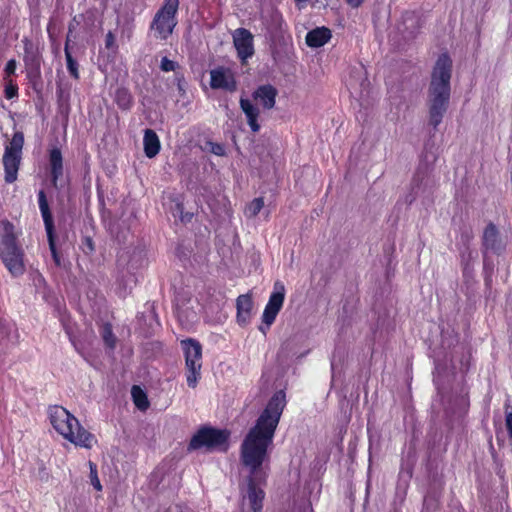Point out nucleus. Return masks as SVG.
<instances>
[{
	"label": "nucleus",
	"mask_w": 512,
	"mask_h": 512,
	"mask_svg": "<svg viewBox=\"0 0 512 512\" xmlns=\"http://www.w3.org/2000/svg\"><path fill=\"white\" fill-rule=\"evenodd\" d=\"M286 406L284 391H277L269 400L254 427L250 429L241 445V461L249 469L250 479L246 500L252 512H261L265 493L255 484L258 472L268 458V448Z\"/></svg>",
	"instance_id": "nucleus-1"
},
{
	"label": "nucleus",
	"mask_w": 512,
	"mask_h": 512,
	"mask_svg": "<svg viewBox=\"0 0 512 512\" xmlns=\"http://www.w3.org/2000/svg\"><path fill=\"white\" fill-rule=\"evenodd\" d=\"M452 60L441 54L434 66L428 92L429 123L437 128L447 111L450 99Z\"/></svg>",
	"instance_id": "nucleus-2"
},
{
	"label": "nucleus",
	"mask_w": 512,
	"mask_h": 512,
	"mask_svg": "<svg viewBox=\"0 0 512 512\" xmlns=\"http://www.w3.org/2000/svg\"><path fill=\"white\" fill-rule=\"evenodd\" d=\"M53 428L63 438L76 446L90 449L96 442L93 434L86 431L78 419L62 406H52L48 410Z\"/></svg>",
	"instance_id": "nucleus-3"
},
{
	"label": "nucleus",
	"mask_w": 512,
	"mask_h": 512,
	"mask_svg": "<svg viewBox=\"0 0 512 512\" xmlns=\"http://www.w3.org/2000/svg\"><path fill=\"white\" fill-rule=\"evenodd\" d=\"M178 7L179 0H165L151 24V30L156 38L166 40L172 34L177 24Z\"/></svg>",
	"instance_id": "nucleus-4"
},
{
	"label": "nucleus",
	"mask_w": 512,
	"mask_h": 512,
	"mask_svg": "<svg viewBox=\"0 0 512 512\" xmlns=\"http://www.w3.org/2000/svg\"><path fill=\"white\" fill-rule=\"evenodd\" d=\"M181 344L185 355L187 384L189 387L195 388L201 376L202 347L193 339L183 340Z\"/></svg>",
	"instance_id": "nucleus-5"
},
{
	"label": "nucleus",
	"mask_w": 512,
	"mask_h": 512,
	"mask_svg": "<svg viewBox=\"0 0 512 512\" xmlns=\"http://www.w3.org/2000/svg\"><path fill=\"white\" fill-rule=\"evenodd\" d=\"M23 145V133L16 132L14 133L9 145L5 147L3 165L5 170V181L7 183H13L17 180Z\"/></svg>",
	"instance_id": "nucleus-6"
},
{
	"label": "nucleus",
	"mask_w": 512,
	"mask_h": 512,
	"mask_svg": "<svg viewBox=\"0 0 512 512\" xmlns=\"http://www.w3.org/2000/svg\"><path fill=\"white\" fill-rule=\"evenodd\" d=\"M228 435L218 429L202 428L191 439L189 443V450H196L201 448L214 449L223 446L227 441Z\"/></svg>",
	"instance_id": "nucleus-7"
},
{
	"label": "nucleus",
	"mask_w": 512,
	"mask_h": 512,
	"mask_svg": "<svg viewBox=\"0 0 512 512\" xmlns=\"http://www.w3.org/2000/svg\"><path fill=\"white\" fill-rule=\"evenodd\" d=\"M284 299L285 286L281 281H276L262 315V321L266 325V329H269V327L275 321L279 311L283 306Z\"/></svg>",
	"instance_id": "nucleus-8"
},
{
	"label": "nucleus",
	"mask_w": 512,
	"mask_h": 512,
	"mask_svg": "<svg viewBox=\"0 0 512 512\" xmlns=\"http://www.w3.org/2000/svg\"><path fill=\"white\" fill-rule=\"evenodd\" d=\"M0 257L13 277H19L24 274V253L19 245L0 249Z\"/></svg>",
	"instance_id": "nucleus-9"
},
{
	"label": "nucleus",
	"mask_w": 512,
	"mask_h": 512,
	"mask_svg": "<svg viewBox=\"0 0 512 512\" xmlns=\"http://www.w3.org/2000/svg\"><path fill=\"white\" fill-rule=\"evenodd\" d=\"M210 86L213 89L234 92L237 89V82L230 69L219 67L210 71Z\"/></svg>",
	"instance_id": "nucleus-10"
},
{
	"label": "nucleus",
	"mask_w": 512,
	"mask_h": 512,
	"mask_svg": "<svg viewBox=\"0 0 512 512\" xmlns=\"http://www.w3.org/2000/svg\"><path fill=\"white\" fill-rule=\"evenodd\" d=\"M38 204H39V209H40V212H41L44 224H45V229L47 232V237H48V242H49V247L51 250L52 257H53L56 265H60V259L57 254L55 243H54V238H53L52 217H51V213L49 211V206H48V203L46 200L45 193L42 190L38 193Z\"/></svg>",
	"instance_id": "nucleus-11"
},
{
	"label": "nucleus",
	"mask_w": 512,
	"mask_h": 512,
	"mask_svg": "<svg viewBox=\"0 0 512 512\" xmlns=\"http://www.w3.org/2000/svg\"><path fill=\"white\" fill-rule=\"evenodd\" d=\"M234 46L239 58L244 62L254 54L253 36L244 28L236 29L233 34Z\"/></svg>",
	"instance_id": "nucleus-12"
},
{
	"label": "nucleus",
	"mask_w": 512,
	"mask_h": 512,
	"mask_svg": "<svg viewBox=\"0 0 512 512\" xmlns=\"http://www.w3.org/2000/svg\"><path fill=\"white\" fill-rule=\"evenodd\" d=\"M278 92L270 84L259 86L253 93L254 100L265 109H271L275 105Z\"/></svg>",
	"instance_id": "nucleus-13"
},
{
	"label": "nucleus",
	"mask_w": 512,
	"mask_h": 512,
	"mask_svg": "<svg viewBox=\"0 0 512 512\" xmlns=\"http://www.w3.org/2000/svg\"><path fill=\"white\" fill-rule=\"evenodd\" d=\"M332 37L331 30L327 27H317L306 34V44L311 48L324 46Z\"/></svg>",
	"instance_id": "nucleus-14"
},
{
	"label": "nucleus",
	"mask_w": 512,
	"mask_h": 512,
	"mask_svg": "<svg viewBox=\"0 0 512 512\" xmlns=\"http://www.w3.org/2000/svg\"><path fill=\"white\" fill-rule=\"evenodd\" d=\"M483 244L487 250L500 253L504 248V242L498 235V230L493 224H489L483 234Z\"/></svg>",
	"instance_id": "nucleus-15"
},
{
	"label": "nucleus",
	"mask_w": 512,
	"mask_h": 512,
	"mask_svg": "<svg viewBox=\"0 0 512 512\" xmlns=\"http://www.w3.org/2000/svg\"><path fill=\"white\" fill-rule=\"evenodd\" d=\"M14 225L8 220L0 221V249L17 246Z\"/></svg>",
	"instance_id": "nucleus-16"
},
{
	"label": "nucleus",
	"mask_w": 512,
	"mask_h": 512,
	"mask_svg": "<svg viewBox=\"0 0 512 512\" xmlns=\"http://www.w3.org/2000/svg\"><path fill=\"white\" fill-rule=\"evenodd\" d=\"M144 152L148 158L155 157L160 151V140L156 132L146 129L143 137Z\"/></svg>",
	"instance_id": "nucleus-17"
},
{
	"label": "nucleus",
	"mask_w": 512,
	"mask_h": 512,
	"mask_svg": "<svg viewBox=\"0 0 512 512\" xmlns=\"http://www.w3.org/2000/svg\"><path fill=\"white\" fill-rule=\"evenodd\" d=\"M49 163L51 168L52 183L57 185V181L63 175V158L60 149L53 148L49 154Z\"/></svg>",
	"instance_id": "nucleus-18"
},
{
	"label": "nucleus",
	"mask_w": 512,
	"mask_h": 512,
	"mask_svg": "<svg viewBox=\"0 0 512 512\" xmlns=\"http://www.w3.org/2000/svg\"><path fill=\"white\" fill-rule=\"evenodd\" d=\"M237 319L241 324L247 323L250 318L253 301L250 295L244 294L237 298Z\"/></svg>",
	"instance_id": "nucleus-19"
},
{
	"label": "nucleus",
	"mask_w": 512,
	"mask_h": 512,
	"mask_svg": "<svg viewBox=\"0 0 512 512\" xmlns=\"http://www.w3.org/2000/svg\"><path fill=\"white\" fill-rule=\"evenodd\" d=\"M240 106L243 110L244 114L247 117L248 124L253 132H258L260 126L257 122V118L259 115V110L255 107L249 99H240Z\"/></svg>",
	"instance_id": "nucleus-20"
},
{
	"label": "nucleus",
	"mask_w": 512,
	"mask_h": 512,
	"mask_svg": "<svg viewBox=\"0 0 512 512\" xmlns=\"http://www.w3.org/2000/svg\"><path fill=\"white\" fill-rule=\"evenodd\" d=\"M131 394L137 408H139L140 410H146L148 408L149 402L147 400V396L140 387L133 386Z\"/></svg>",
	"instance_id": "nucleus-21"
},
{
	"label": "nucleus",
	"mask_w": 512,
	"mask_h": 512,
	"mask_svg": "<svg viewBox=\"0 0 512 512\" xmlns=\"http://www.w3.org/2000/svg\"><path fill=\"white\" fill-rule=\"evenodd\" d=\"M116 102L121 109H129L132 105V97L125 89H119L116 93Z\"/></svg>",
	"instance_id": "nucleus-22"
},
{
	"label": "nucleus",
	"mask_w": 512,
	"mask_h": 512,
	"mask_svg": "<svg viewBox=\"0 0 512 512\" xmlns=\"http://www.w3.org/2000/svg\"><path fill=\"white\" fill-rule=\"evenodd\" d=\"M64 51H65L67 69L73 78L78 79L79 78L78 64H77L76 60L73 59V57L68 49V44L65 45Z\"/></svg>",
	"instance_id": "nucleus-23"
},
{
	"label": "nucleus",
	"mask_w": 512,
	"mask_h": 512,
	"mask_svg": "<svg viewBox=\"0 0 512 512\" xmlns=\"http://www.w3.org/2000/svg\"><path fill=\"white\" fill-rule=\"evenodd\" d=\"M101 335L105 342V344L110 347L114 348L116 345V337L114 336L112 332V328L109 324H104L101 328Z\"/></svg>",
	"instance_id": "nucleus-24"
},
{
	"label": "nucleus",
	"mask_w": 512,
	"mask_h": 512,
	"mask_svg": "<svg viewBox=\"0 0 512 512\" xmlns=\"http://www.w3.org/2000/svg\"><path fill=\"white\" fill-rule=\"evenodd\" d=\"M264 201L262 198H255L250 204L247 206L245 213L249 217H255L263 208Z\"/></svg>",
	"instance_id": "nucleus-25"
},
{
	"label": "nucleus",
	"mask_w": 512,
	"mask_h": 512,
	"mask_svg": "<svg viewBox=\"0 0 512 512\" xmlns=\"http://www.w3.org/2000/svg\"><path fill=\"white\" fill-rule=\"evenodd\" d=\"M89 467H90L91 484L93 485V487L96 490L100 491L102 489V486H101L100 480L97 475L96 465L92 462H89Z\"/></svg>",
	"instance_id": "nucleus-26"
},
{
	"label": "nucleus",
	"mask_w": 512,
	"mask_h": 512,
	"mask_svg": "<svg viewBox=\"0 0 512 512\" xmlns=\"http://www.w3.org/2000/svg\"><path fill=\"white\" fill-rule=\"evenodd\" d=\"M5 97L7 99H12L18 94V87L12 80H5Z\"/></svg>",
	"instance_id": "nucleus-27"
},
{
	"label": "nucleus",
	"mask_w": 512,
	"mask_h": 512,
	"mask_svg": "<svg viewBox=\"0 0 512 512\" xmlns=\"http://www.w3.org/2000/svg\"><path fill=\"white\" fill-rule=\"evenodd\" d=\"M24 44H25V46H24V50H25L24 61L28 64L29 62L34 61L35 54L33 52V45L28 39L24 40Z\"/></svg>",
	"instance_id": "nucleus-28"
},
{
	"label": "nucleus",
	"mask_w": 512,
	"mask_h": 512,
	"mask_svg": "<svg viewBox=\"0 0 512 512\" xmlns=\"http://www.w3.org/2000/svg\"><path fill=\"white\" fill-rule=\"evenodd\" d=\"M16 67H17V63H16V60H14V59H11L6 63V66L4 68V74H5L4 79L5 80H11L10 76L15 73Z\"/></svg>",
	"instance_id": "nucleus-29"
},
{
	"label": "nucleus",
	"mask_w": 512,
	"mask_h": 512,
	"mask_svg": "<svg viewBox=\"0 0 512 512\" xmlns=\"http://www.w3.org/2000/svg\"><path fill=\"white\" fill-rule=\"evenodd\" d=\"M160 67H161V70L164 72L175 71V69L177 67V63L168 59L167 57H163L161 60Z\"/></svg>",
	"instance_id": "nucleus-30"
},
{
	"label": "nucleus",
	"mask_w": 512,
	"mask_h": 512,
	"mask_svg": "<svg viewBox=\"0 0 512 512\" xmlns=\"http://www.w3.org/2000/svg\"><path fill=\"white\" fill-rule=\"evenodd\" d=\"M211 145V152L217 156H223L225 154V148L221 144L217 143H210Z\"/></svg>",
	"instance_id": "nucleus-31"
},
{
	"label": "nucleus",
	"mask_w": 512,
	"mask_h": 512,
	"mask_svg": "<svg viewBox=\"0 0 512 512\" xmlns=\"http://www.w3.org/2000/svg\"><path fill=\"white\" fill-rule=\"evenodd\" d=\"M83 251L86 253V254H90L94 251V244H93V241L90 237H86L84 239V247H83Z\"/></svg>",
	"instance_id": "nucleus-32"
},
{
	"label": "nucleus",
	"mask_w": 512,
	"mask_h": 512,
	"mask_svg": "<svg viewBox=\"0 0 512 512\" xmlns=\"http://www.w3.org/2000/svg\"><path fill=\"white\" fill-rule=\"evenodd\" d=\"M115 45V36L112 32H108L105 37V46L108 49L113 48Z\"/></svg>",
	"instance_id": "nucleus-33"
},
{
	"label": "nucleus",
	"mask_w": 512,
	"mask_h": 512,
	"mask_svg": "<svg viewBox=\"0 0 512 512\" xmlns=\"http://www.w3.org/2000/svg\"><path fill=\"white\" fill-rule=\"evenodd\" d=\"M176 80H177V86H178L179 93L184 94L185 93V82H184L183 78L177 77Z\"/></svg>",
	"instance_id": "nucleus-34"
},
{
	"label": "nucleus",
	"mask_w": 512,
	"mask_h": 512,
	"mask_svg": "<svg viewBox=\"0 0 512 512\" xmlns=\"http://www.w3.org/2000/svg\"><path fill=\"white\" fill-rule=\"evenodd\" d=\"M346 2H347L351 7H353V8H358V7L362 4L363 0H346Z\"/></svg>",
	"instance_id": "nucleus-35"
},
{
	"label": "nucleus",
	"mask_w": 512,
	"mask_h": 512,
	"mask_svg": "<svg viewBox=\"0 0 512 512\" xmlns=\"http://www.w3.org/2000/svg\"><path fill=\"white\" fill-rule=\"evenodd\" d=\"M300 512H311V508L309 505H305L301 510Z\"/></svg>",
	"instance_id": "nucleus-36"
},
{
	"label": "nucleus",
	"mask_w": 512,
	"mask_h": 512,
	"mask_svg": "<svg viewBox=\"0 0 512 512\" xmlns=\"http://www.w3.org/2000/svg\"><path fill=\"white\" fill-rule=\"evenodd\" d=\"M260 330L265 334L266 333V329H264L263 327H260Z\"/></svg>",
	"instance_id": "nucleus-37"
}]
</instances>
